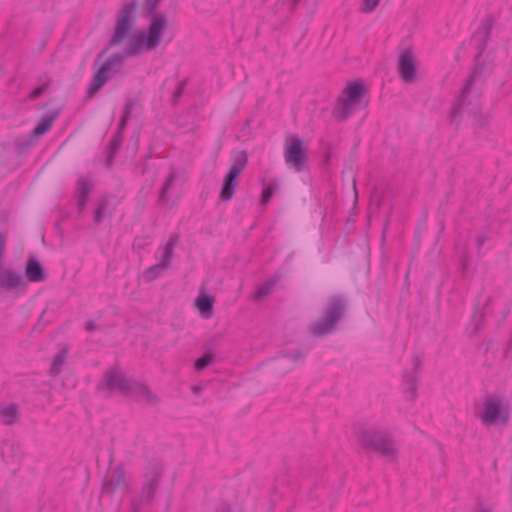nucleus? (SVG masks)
Wrapping results in <instances>:
<instances>
[{
  "mask_svg": "<svg viewBox=\"0 0 512 512\" xmlns=\"http://www.w3.org/2000/svg\"><path fill=\"white\" fill-rule=\"evenodd\" d=\"M495 67L493 59L474 61V66L465 84L457 102L453 105L449 118L452 122L460 123L465 109L468 113L479 112L478 100L482 94V87Z\"/></svg>",
  "mask_w": 512,
  "mask_h": 512,
  "instance_id": "f257e3e1",
  "label": "nucleus"
},
{
  "mask_svg": "<svg viewBox=\"0 0 512 512\" xmlns=\"http://www.w3.org/2000/svg\"><path fill=\"white\" fill-rule=\"evenodd\" d=\"M162 0H145L144 13L149 17L150 23L146 31L135 34L128 46L126 55H138L142 51H151L160 44L162 36L167 29L168 21L164 13H157V9Z\"/></svg>",
  "mask_w": 512,
  "mask_h": 512,
  "instance_id": "f03ea898",
  "label": "nucleus"
},
{
  "mask_svg": "<svg viewBox=\"0 0 512 512\" xmlns=\"http://www.w3.org/2000/svg\"><path fill=\"white\" fill-rule=\"evenodd\" d=\"M348 302L340 295L329 298L322 310L320 318L313 320L308 325L309 333L316 338H324L337 331L338 324L347 314Z\"/></svg>",
  "mask_w": 512,
  "mask_h": 512,
  "instance_id": "7ed1b4c3",
  "label": "nucleus"
},
{
  "mask_svg": "<svg viewBox=\"0 0 512 512\" xmlns=\"http://www.w3.org/2000/svg\"><path fill=\"white\" fill-rule=\"evenodd\" d=\"M356 436L364 448L383 457H390L392 461L397 459L398 449L389 432L374 426L361 425L356 431Z\"/></svg>",
  "mask_w": 512,
  "mask_h": 512,
  "instance_id": "20e7f679",
  "label": "nucleus"
},
{
  "mask_svg": "<svg viewBox=\"0 0 512 512\" xmlns=\"http://www.w3.org/2000/svg\"><path fill=\"white\" fill-rule=\"evenodd\" d=\"M344 93L346 96L340 98L335 108V112L340 119H347L352 113L360 108L367 106L368 102L363 100L367 90L362 80H357L348 84Z\"/></svg>",
  "mask_w": 512,
  "mask_h": 512,
  "instance_id": "39448f33",
  "label": "nucleus"
},
{
  "mask_svg": "<svg viewBox=\"0 0 512 512\" xmlns=\"http://www.w3.org/2000/svg\"><path fill=\"white\" fill-rule=\"evenodd\" d=\"M285 163L296 172H307L308 146L297 134H289L285 140Z\"/></svg>",
  "mask_w": 512,
  "mask_h": 512,
  "instance_id": "423d86ee",
  "label": "nucleus"
},
{
  "mask_svg": "<svg viewBox=\"0 0 512 512\" xmlns=\"http://www.w3.org/2000/svg\"><path fill=\"white\" fill-rule=\"evenodd\" d=\"M248 163V154L245 150L234 151L232 154V164L229 171L223 179L219 198L222 201H230L235 193L238 184V178Z\"/></svg>",
  "mask_w": 512,
  "mask_h": 512,
  "instance_id": "0eeeda50",
  "label": "nucleus"
},
{
  "mask_svg": "<svg viewBox=\"0 0 512 512\" xmlns=\"http://www.w3.org/2000/svg\"><path fill=\"white\" fill-rule=\"evenodd\" d=\"M137 7L138 1L132 0L122 8L117 19L115 31L110 40V46L117 45L127 38L135 23Z\"/></svg>",
  "mask_w": 512,
  "mask_h": 512,
  "instance_id": "6e6552de",
  "label": "nucleus"
},
{
  "mask_svg": "<svg viewBox=\"0 0 512 512\" xmlns=\"http://www.w3.org/2000/svg\"><path fill=\"white\" fill-rule=\"evenodd\" d=\"M130 485L131 477L127 475L124 463H119L103 479L101 495L113 498L118 488L129 490Z\"/></svg>",
  "mask_w": 512,
  "mask_h": 512,
  "instance_id": "1a4fd4ad",
  "label": "nucleus"
},
{
  "mask_svg": "<svg viewBox=\"0 0 512 512\" xmlns=\"http://www.w3.org/2000/svg\"><path fill=\"white\" fill-rule=\"evenodd\" d=\"M129 382L130 380L124 376L119 366L114 365L104 372L101 381L96 386V391H119L125 396Z\"/></svg>",
  "mask_w": 512,
  "mask_h": 512,
  "instance_id": "9d476101",
  "label": "nucleus"
},
{
  "mask_svg": "<svg viewBox=\"0 0 512 512\" xmlns=\"http://www.w3.org/2000/svg\"><path fill=\"white\" fill-rule=\"evenodd\" d=\"M397 71L406 84L417 81L418 62L411 47H406L399 55Z\"/></svg>",
  "mask_w": 512,
  "mask_h": 512,
  "instance_id": "9b49d317",
  "label": "nucleus"
},
{
  "mask_svg": "<svg viewBox=\"0 0 512 512\" xmlns=\"http://www.w3.org/2000/svg\"><path fill=\"white\" fill-rule=\"evenodd\" d=\"M480 418L484 424L500 422L502 425H507L510 420V411L508 407H502L497 398L488 397Z\"/></svg>",
  "mask_w": 512,
  "mask_h": 512,
  "instance_id": "f8f14e48",
  "label": "nucleus"
},
{
  "mask_svg": "<svg viewBox=\"0 0 512 512\" xmlns=\"http://www.w3.org/2000/svg\"><path fill=\"white\" fill-rule=\"evenodd\" d=\"M0 288L6 292L15 291L19 295L26 291L27 282L21 274L6 269L0 274Z\"/></svg>",
  "mask_w": 512,
  "mask_h": 512,
  "instance_id": "ddd939ff",
  "label": "nucleus"
},
{
  "mask_svg": "<svg viewBox=\"0 0 512 512\" xmlns=\"http://www.w3.org/2000/svg\"><path fill=\"white\" fill-rule=\"evenodd\" d=\"M413 360V370L405 372L404 374V382L406 388L404 389V394L406 398L410 401H414L417 397V389H418V378L417 372L420 370L422 366V360L418 354H414L412 357Z\"/></svg>",
  "mask_w": 512,
  "mask_h": 512,
  "instance_id": "4468645a",
  "label": "nucleus"
},
{
  "mask_svg": "<svg viewBox=\"0 0 512 512\" xmlns=\"http://www.w3.org/2000/svg\"><path fill=\"white\" fill-rule=\"evenodd\" d=\"M493 28L492 17H487L481 24V28L475 31L472 35V40H477V54L474 57V61L481 59L484 51L486 50L488 41L491 37Z\"/></svg>",
  "mask_w": 512,
  "mask_h": 512,
  "instance_id": "2eb2a0df",
  "label": "nucleus"
},
{
  "mask_svg": "<svg viewBox=\"0 0 512 512\" xmlns=\"http://www.w3.org/2000/svg\"><path fill=\"white\" fill-rule=\"evenodd\" d=\"M160 482L155 480L145 479V482L142 486V493L139 499H136L132 502V511L131 512H140L143 504H151L155 493L159 487Z\"/></svg>",
  "mask_w": 512,
  "mask_h": 512,
  "instance_id": "dca6fc26",
  "label": "nucleus"
},
{
  "mask_svg": "<svg viewBox=\"0 0 512 512\" xmlns=\"http://www.w3.org/2000/svg\"><path fill=\"white\" fill-rule=\"evenodd\" d=\"M24 274L28 282L36 283L47 279L43 265L35 256H29L27 259Z\"/></svg>",
  "mask_w": 512,
  "mask_h": 512,
  "instance_id": "f3484780",
  "label": "nucleus"
},
{
  "mask_svg": "<svg viewBox=\"0 0 512 512\" xmlns=\"http://www.w3.org/2000/svg\"><path fill=\"white\" fill-rule=\"evenodd\" d=\"M131 395L142 396L151 405H156L160 402V398L150 390L148 385L138 381L130 380L125 396Z\"/></svg>",
  "mask_w": 512,
  "mask_h": 512,
  "instance_id": "a211bd4d",
  "label": "nucleus"
},
{
  "mask_svg": "<svg viewBox=\"0 0 512 512\" xmlns=\"http://www.w3.org/2000/svg\"><path fill=\"white\" fill-rule=\"evenodd\" d=\"M110 71L103 65L94 73L87 88L86 97L92 98L109 79Z\"/></svg>",
  "mask_w": 512,
  "mask_h": 512,
  "instance_id": "6ab92c4d",
  "label": "nucleus"
},
{
  "mask_svg": "<svg viewBox=\"0 0 512 512\" xmlns=\"http://www.w3.org/2000/svg\"><path fill=\"white\" fill-rule=\"evenodd\" d=\"M59 113H60L59 109L45 113L41 117V119L39 120V122L35 126V128L31 131L33 138L39 139L44 134H46L52 127V124L55 121V119L58 117Z\"/></svg>",
  "mask_w": 512,
  "mask_h": 512,
  "instance_id": "aec40b11",
  "label": "nucleus"
},
{
  "mask_svg": "<svg viewBox=\"0 0 512 512\" xmlns=\"http://www.w3.org/2000/svg\"><path fill=\"white\" fill-rule=\"evenodd\" d=\"M92 190V184L84 179L77 181V206L79 212L82 213L86 207V203Z\"/></svg>",
  "mask_w": 512,
  "mask_h": 512,
  "instance_id": "412c9836",
  "label": "nucleus"
},
{
  "mask_svg": "<svg viewBox=\"0 0 512 512\" xmlns=\"http://www.w3.org/2000/svg\"><path fill=\"white\" fill-rule=\"evenodd\" d=\"M195 304L204 318L208 319L212 316L214 304V298L212 296L208 294H201L196 298Z\"/></svg>",
  "mask_w": 512,
  "mask_h": 512,
  "instance_id": "4be33fe9",
  "label": "nucleus"
},
{
  "mask_svg": "<svg viewBox=\"0 0 512 512\" xmlns=\"http://www.w3.org/2000/svg\"><path fill=\"white\" fill-rule=\"evenodd\" d=\"M122 142L123 134L115 132L108 146V153L105 161L106 167L110 168L113 165L114 159L122 145Z\"/></svg>",
  "mask_w": 512,
  "mask_h": 512,
  "instance_id": "5701e85b",
  "label": "nucleus"
},
{
  "mask_svg": "<svg viewBox=\"0 0 512 512\" xmlns=\"http://www.w3.org/2000/svg\"><path fill=\"white\" fill-rule=\"evenodd\" d=\"M177 178V173L174 168H172L167 175L163 186L159 192L158 202L162 205H169V198H168V191L174 184L175 180Z\"/></svg>",
  "mask_w": 512,
  "mask_h": 512,
  "instance_id": "b1692460",
  "label": "nucleus"
},
{
  "mask_svg": "<svg viewBox=\"0 0 512 512\" xmlns=\"http://www.w3.org/2000/svg\"><path fill=\"white\" fill-rule=\"evenodd\" d=\"M163 474V464L158 459H152L148 462L145 469V479L160 482Z\"/></svg>",
  "mask_w": 512,
  "mask_h": 512,
  "instance_id": "393cba45",
  "label": "nucleus"
},
{
  "mask_svg": "<svg viewBox=\"0 0 512 512\" xmlns=\"http://www.w3.org/2000/svg\"><path fill=\"white\" fill-rule=\"evenodd\" d=\"M68 351L67 349H61L53 358L51 367L48 371L52 377L58 376L62 372V367L67 360Z\"/></svg>",
  "mask_w": 512,
  "mask_h": 512,
  "instance_id": "a878e982",
  "label": "nucleus"
},
{
  "mask_svg": "<svg viewBox=\"0 0 512 512\" xmlns=\"http://www.w3.org/2000/svg\"><path fill=\"white\" fill-rule=\"evenodd\" d=\"M0 416L3 417V422L6 425H13L17 422L19 417V409L17 404L12 403L0 409Z\"/></svg>",
  "mask_w": 512,
  "mask_h": 512,
  "instance_id": "bb28decb",
  "label": "nucleus"
},
{
  "mask_svg": "<svg viewBox=\"0 0 512 512\" xmlns=\"http://www.w3.org/2000/svg\"><path fill=\"white\" fill-rule=\"evenodd\" d=\"M278 279V277H272L271 279L260 285L254 292V298L256 300H260L263 299L265 296L269 295L273 291Z\"/></svg>",
  "mask_w": 512,
  "mask_h": 512,
  "instance_id": "cd10ccee",
  "label": "nucleus"
},
{
  "mask_svg": "<svg viewBox=\"0 0 512 512\" xmlns=\"http://www.w3.org/2000/svg\"><path fill=\"white\" fill-rule=\"evenodd\" d=\"M2 456L4 459L8 457L12 461L20 460L22 456L20 446L14 443H5L2 449Z\"/></svg>",
  "mask_w": 512,
  "mask_h": 512,
  "instance_id": "c85d7f7f",
  "label": "nucleus"
},
{
  "mask_svg": "<svg viewBox=\"0 0 512 512\" xmlns=\"http://www.w3.org/2000/svg\"><path fill=\"white\" fill-rule=\"evenodd\" d=\"M214 354L212 352H205L201 357H199L195 363L194 368L196 371H202L207 368L214 361Z\"/></svg>",
  "mask_w": 512,
  "mask_h": 512,
  "instance_id": "c756f323",
  "label": "nucleus"
},
{
  "mask_svg": "<svg viewBox=\"0 0 512 512\" xmlns=\"http://www.w3.org/2000/svg\"><path fill=\"white\" fill-rule=\"evenodd\" d=\"M37 139H34L32 133L27 139H17L15 147L19 153H26L32 146L36 144Z\"/></svg>",
  "mask_w": 512,
  "mask_h": 512,
  "instance_id": "7c9ffc66",
  "label": "nucleus"
},
{
  "mask_svg": "<svg viewBox=\"0 0 512 512\" xmlns=\"http://www.w3.org/2000/svg\"><path fill=\"white\" fill-rule=\"evenodd\" d=\"M164 270L166 269L161 266V264L157 263L146 269L144 272V277L148 282L154 281L162 275Z\"/></svg>",
  "mask_w": 512,
  "mask_h": 512,
  "instance_id": "2f4dec72",
  "label": "nucleus"
},
{
  "mask_svg": "<svg viewBox=\"0 0 512 512\" xmlns=\"http://www.w3.org/2000/svg\"><path fill=\"white\" fill-rule=\"evenodd\" d=\"M133 104H134L133 101H128L126 103L125 109L123 111V115L119 121L118 128H117L116 132L123 134V131L127 125L128 119L130 118L131 108H132Z\"/></svg>",
  "mask_w": 512,
  "mask_h": 512,
  "instance_id": "473e14b6",
  "label": "nucleus"
},
{
  "mask_svg": "<svg viewBox=\"0 0 512 512\" xmlns=\"http://www.w3.org/2000/svg\"><path fill=\"white\" fill-rule=\"evenodd\" d=\"M126 56V51L124 53H114L102 65L111 72L112 68L117 64H121Z\"/></svg>",
  "mask_w": 512,
  "mask_h": 512,
  "instance_id": "72a5a7b5",
  "label": "nucleus"
},
{
  "mask_svg": "<svg viewBox=\"0 0 512 512\" xmlns=\"http://www.w3.org/2000/svg\"><path fill=\"white\" fill-rule=\"evenodd\" d=\"M276 189H277V184L265 185L263 187V190L261 193V198H260V202L262 205L267 204L271 200Z\"/></svg>",
  "mask_w": 512,
  "mask_h": 512,
  "instance_id": "f704fd0d",
  "label": "nucleus"
},
{
  "mask_svg": "<svg viewBox=\"0 0 512 512\" xmlns=\"http://www.w3.org/2000/svg\"><path fill=\"white\" fill-rule=\"evenodd\" d=\"M108 204H109V203H108V200H107V199H102V200L99 202V204H98V206H97V208H96V210H95V212H94V222H95L96 224H99V223H101V222H102L103 217H104V213H105V211H106V210H107V208H108Z\"/></svg>",
  "mask_w": 512,
  "mask_h": 512,
  "instance_id": "c9c22d12",
  "label": "nucleus"
},
{
  "mask_svg": "<svg viewBox=\"0 0 512 512\" xmlns=\"http://www.w3.org/2000/svg\"><path fill=\"white\" fill-rule=\"evenodd\" d=\"M187 84H188V79H184L178 83V85H177L176 89L174 90L172 97H171L172 105L175 106L178 104V101H179L180 97L183 95Z\"/></svg>",
  "mask_w": 512,
  "mask_h": 512,
  "instance_id": "e433bc0d",
  "label": "nucleus"
},
{
  "mask_svg": "<svg viewBox=\"0 0 512 512\" xmlns=\"http://www.w3.org/2000/svg\"><path fill=\"white\" fill-rule=\"evenodd\" d=\"M306 353V350L296 349L294 351L284 353L283 357L291 359L294 362L302 363L305 360Z\"/></svg>",
  "mask_w": 512,
  "mask_h": 512,
  "instance_id": "4c0bfd02",
  "label": "nucleus"
},
{
  "mask_svg": "<svg viewBox=\"0 0 512 512\" xmlns=\"http://www.w3.org/2000/svg\"><path fill=\"white\" fill-rule=\"evenodd\" d=\"M381 0H363L360 6V12L364 14H370L376 10Z\"/></svg>",
  "mask_w": 512,
  "mask_h": 512,
  "instance_id": "58836bf2",
  "label": "nucleus"
},
{
  "mask_svg": "<svg viewBox=\"0 0 512 512\" xmlns=\"http://www.w3.org/2000/svg\"><path fill=\"white\" fill-rule=\"evenodd\" d=\"M173 255H174L173 250L164 246L163 254L161 256V260H160L159 264H161V266H163L165 269H168L171 265V260L173 258Z\"/></svg>",
  "mask_w": 512,
  "mask_h": 512,
  "instance_id": "ea45409f",
  "label": "nucleus"
},
{
  "mask_svg": "<svg viewBox=\"0 0 512 512\" xmlns=\"http://www.w3.org/2000/svg\"><path fill=\"white\" fill-rule=\"evenodd\" d=\"M50 86V81H47L45 83H43L42 85L34 88L30 94H29V99L30 100H35L37 98H39Z\"/></svg>",
  "mask_w": 512,
  "mask_h": 512,
  "instance_id": "a19ab883",
  "label": "nucleus"
},
{
  "mask_svg": "<svg viewBox=\"0 0 512 512\" xmlns=\"http://www.w3.org/2000/svg\"><path fill=\"white\" fill-rule=\"evenodd\" d=\"M179 239H180L179 234L171 235V237L169 238V240L166 243L165 247H167V248H169L171 250H174V247L177 246V244L179 242Z\"/></svg>",
  "mask_w": 512,
  "mask_h": 512,
  "instance_id": "79ce46f5",
  "label": "nucleus"
},
{
  "mask_svg": "<svg viewBox=\"0 0 512 512\" xmlns=\"http://www.w3.org/2000/svg\"><path fill=\"white\" fill-rule=\"evenodd\" d=\"M488 237L486 234H480L477 237V248L480 251L481 247L484 245V243L487 241Z\"/></svg>",
  "mask_w": 512,
  "mask_h": 512,
  "instance_id": "37998d69",
  "label": "nucleus"
},
{
  "mask_svg": "<svg viewBox=\"0 0 512 512\" xmlns=\"http://www.w3.org/2000/svg\"><path fill=\"white\" fill-rule=\"evenodd\" d=\"M152 157V154L149 153L148 155H146L145 157V163L142 165L141 169H140V175H145L148 171V164H147V161Z\"/></svg>",
  "mask_w": 512,
  "mask_h": 512,
  "instance_id": "c03bdc74",
  "label": "nucleus"
},
{
  "mask_svg": "<svg viewBox=\"0 0 512 512\" xmlns=\"http://www.w3.org/2000/svg\"><path fill=\"white\" fill-rule=\"evenodd\" d=\"M85 329H86V331L92 332L97 329V326L93 321H88L85 324Z\"/></svg>",
  "mask_w": 512,
  "mask_h": 512,
  "instance_id": "a18cd8bd",
  "label": "nucleus"
},
{
  "mask_svg": "<svg viewBox=\"0 0 512 512\" xmlns=\"http://www.w3.org/2000/svg\"><path fill=\"white\" fill-rule=\"evenodd\" d=\"M220 339H221V336H215V337H213V338L210 340L209 346H210L211 348L215 347V346L218 344V342L220 341Z\"/></svg>",
  "mask_w": 512,
  "mask_h": 512,
  "instance_id": "49530a36",
  "label": "nucleus"
},
{
  "mask_svg": "<svg viewBox=\"0 0 512 512\" xmlns=\"http://www.w3.org/2000/svg\"><path fill=\"white\" fill-rule=\"evenodd\" d=\"M193 393H200L202 391V387L199 385L192 386L191 388Z\"/></svg>",
  "mask_w": 512,
  "mask_h": 512,
  "instance_id": "de8ad7c7",
  "label": "nucleus"
},
{
  "mask_svg": "<svg viewBox=\"0 0 512 512\" xmlns=\"http://www.w3.org/2000/svg\"><path fill=\"white\" fill-rule=\"evenodd\" d=\"M107 50H108V48H106V49L102 50V51L98 54V56H97V61H99V60H100V59H101V58H102V57L107 53Z\"/></svg>",
  "mask_w": 512,
  "mask_h": 512,
  "instance_id": "09e8293b",
  "label": "nucleus"
},
{
  "mask_svg": "<svg viewBox=\"0 0 512 512\" xmlns=\"http://www.w3.org/2000/svg\"><path fill=\"white\" fill-rule=\"evenodd\" d=\"M388 223H389V221L387 220V221H386V223H385L384 230H383V238L385 237L386 229H387Z\"/></svg>",
  "mask_w": 512,
  "mask_h": 512,
  "instance_id": "8fccbe9b",
  "label": "nucleus"
},
{
  "mask_svg": "<svg viewBox=\"0 0 512 512\" xmlns=\"http://www.w3.org/2000/svg\"><path fill=\"white\" fill-rule=\"evenodd\" d=\"M377 197H378V195H377V191H375V192H374V194H373V195H371V199H372V201L376 200V199H377Z\"/></svg>",
  "mask_w": 512,
  "mask_h": 512,
  "instance_id": "3c124183",
  "label": "nucleus"
},
{
  "mask_svg": "<svg viewBox=\"0 0 512 512\" xmlns=\"http://www.w3.org/2000/svg\"><path fill=\"white\" fill-rule=\"evenodd\" d=\"M479 512H492V511L489 508H484V509L480 510Z\"/></svg>",
  "mask_w": 512,
  "mask_h": 512,
  "instance_id": "603ef678",
  "label": "nucleus"
},
{
  "mask_svg": "<svg viewBox=\"0 0 512 512\" xmlns=\"http://www.w3.org/2000/svg\"><path fill=\"white\" fill-rule=\"evenodd\" d=\"M480 329H481V327H480V323H479V322H477V323H476V330H478V331H479Z\"/></svg>",
  "mask_w": 512,
  "mask_h": 512,
  "instance_id": "864d4df0",
  "label": "nucleus"
},
{
  "mask_svg": "<svg viewBox=\"0 0 512 512\" xmlns=\"http://www.w3.org/2000/svg\"><path fill=\"white\" fill-rule=\"evenodd\" d=\"M301 0H293V5H296L300 2Z\"/></svg>",
  "mask_w": 512,
  "mask_h": 512,
  "instance_id": "5fc2aeb1",
  "label": "nucleus"
},
{
  "mask_svg": "<svg viewBox=\"0 0 512 512\" xmlns=\"http://www.w3.org/2000/svg\"><path fill=\"white\" fill-rule=\"evenodd\" d=\"M444 229V223L441 222V225H440V230L442 231Z\"/></svg>",
  "mask_w": 512,
  "mask_h": 512,
  "instance_id": "6e6d98bb",
  "label": "nucleus"
}]
</instances>
